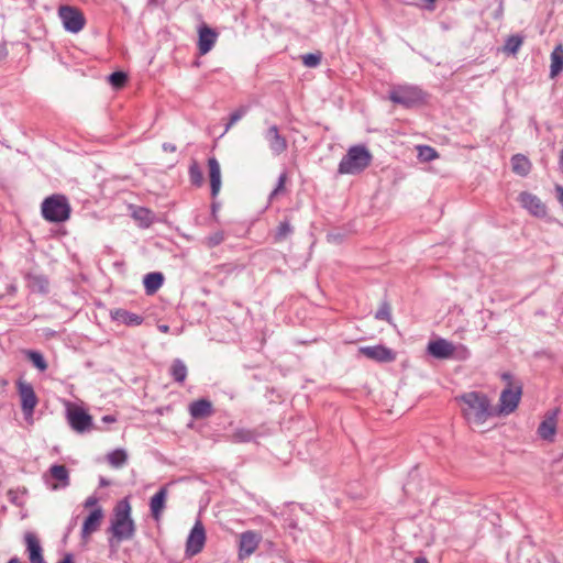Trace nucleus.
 Returning a JSON list of instances; mask_svg holds the SVG:
<instances>
[{
  "label": "nucleus",
  "instance_id": "1",
  "mask_svg": "<svg viewBox=\"0 0 563 563\" xmlns=\"http://www.w3.org/2000/svg\"><path fill=\"white\" fill-rule=\"evenodd\" d=\"M461 413L467 423L477 426L493 415L488 397L477 391H468L456 398Z\"/></svg>",
  "mask_w": 563,
  "mask_h": 563
},
{
  "label": "nucleus",
  "instance_id": "2",
  "mask_svg": "<svg viewBox=\"0 0 563 563\" xmlns=\"http://www.w3.org/2000/svg\"><path fill=\"white\" fill-rule=\"evenodd\" d=\"M109 530L112 538L117 541L128 540L134 537L135 522L132 518V507L129 497L121 499L117 504Z\"/></svg>",
  "mask_w": 563,
  "mask_h": 563
},
{
  "label": "nucleus",
  "instance_id": "3",
  "mask_svg": "<svg viewBox=\"0 0 563 563\" xmlns=\"http://www.w3.org/2000/svg\"><path fill=\"white\" fill-rule=\"evenodd\" d=\"M372 154L364 145H355L347 150L339 164L340 174H358L369 166Z\"/></svg>",
  "mask_w": 563,
  "mask_h": 563
},
{
  "label": "nucleus",
  "instance_id": "4",
  "mask_svg": "<svg viewBox=\"0 0 563 563\" xmlns=\"http://www.w3.org/2000/svg\"><path fill=\"white\" fill-rule=\"evenodd\" d=\"M71 207L63 195H52L45 198L41 205L43 218L53 223H62L69 219Z\"/></svg>",
  "mask_w": 563,
  "mask_h": 563
},
{
  "label": "nucleus",
  "instance_id": "5",
  "mask_svg": "<svg viewBox=\"0 0 563 563\" xmlns=\"http://www.w3.org/2000/svg\"><path fill=\"white\" fill-rule=\"evenodd\" d=\"M389 99L405 107H412L422 103L426 95L415 86H398L390 90Z\"/></svg>",
  "mask_w": 563,
  "mask_h": 563
},
{
  "label": "nucleus",
  "instance_id": "6",
  "mask_svg": "<svg viewBox=\"0 0 563 563\" xmlns=\"http://www.w3.org/2000/svg\"><path fill=\"white\" fill-rule=\"evenodd\" d=\"M462 355L467 354V349L465 346H455L452 342L438 338L433 341H430L427 345V353L437 360H446L456 356L457 353Z\"/></svg>",
  "mask_w": 563,
  "mask_h": 563
},
{
  "label": "nucleus",
  "instance_id": "7",
  "mask_svg": "<svg viewBox=\"0 0 563 563\" xmlns=\"http://www.w3.org/2000/svg\"><path fill=\"white\" fill-rule=\"evenodd\" d=\"M66 418L78 432H85L92 426L91 416L81 407L71 402L66 404Z\"/></svg>",
  "mask_w": 563,
  "mask_h": 563
},
{
  "label": "nucleus",
  "instance_id": "8",
  "mask_svg": "<svg viewBox=\"0 0 563 563\" xmlns=\"http://www.w3.org/2000/svg\"><path fill=\"white\" fill-rule=\"evenodd\" d=\"M58 15L64 27L71 33L80 32L86 24V19L82 12L75 7L60 5L58 9Z\"/></svg>",
  "mask_w": 563,
  "mask_h": 563
},
{
  "label": "nucleus",
  "instance_id": "9",
  "mask_svg": "<svg viewBox=\"0 0 563 563\" xmlns=\"http://www.w3.org/2000/svg\"><path fill=\"white\" fill-rule=\"evenodd\" d=\"M521 394V384H510L500 395L498 412L500 415H508L515 411L519 405Z\"/></svg>",
  "mask_w": 563,
  "mask_h": 563
},
{
  "label": "nucleus",
  "instance_id": "10",
  "mask_svg": "<svg viewBox=\"0 0 563 563\" xmlns=\"http://www.w3.org/2000/svg\"><path fill=\"white\" fill-rule=\"evenodd\" d=\"M521 207L536 218H545L548 216V208L545 203L536 195L522 191L518 196Z\"/></svg>",
  "mask_w": 563,
  "mask_h": 563
},
{
  "label": "nucleus",
  "instance_id": "11",
  "mask_svg": "<svg viewBox=\"0 0 563 563\" xmlns=\"http://www.w3.org/2000/svg\"><path fill=\"white\" fill-rule=\"evenodd\" d=\"M206 543V531L201 521H196L186 541V555L194 556L202 551Z\"/></svg>",
  "mask_w": 563,
  "mask_h": 563
},
{
  "label": "nucleus",
  "instance_id": "12",
  "mask_svg": "<svg viewBox=\"0 0 563 563\" xmlns=\"http://www.w3.org/2000/svg\"><path fill=\"white\" fill-rule=\"evenodd\" d=\"M18 387L21 397V407L24 412V416L30 422H32L33 411L37 404V398L34 393V389L30 384L25 382H20L18 384Z\"/></svg>",
  "mask_w": 563,
  "mask_h": 563
},
{
  "label": "nucleus",
  "instance_id": "13",
  "mask_svg": "<svg viewBox=\"0 0 563 563\" xmlns=\"http://www.w3.org/2000/svg\"><path fill=\"white\" fill-rule=\"evenodd\" d=\"M264 137L274 155H280L286 152L288 147L287 140L280 134L279 129L276 125H271L266 130Z\"/></svg>",
  "mask_w": 563,
  "mask_h": 563
},
{
  "label": "nucleus",
  "instance_id": "14",
  "mask_svg": "<svg viewBox=\"0 0 563 563\" xmlns=\"http://www.w3.org/2000/svg\"><path fill=\"white\" fill-rule=\"evenodd\" d=\"M360 353L377 362H391L395 360V353L384 345L361 347Z\"/></svg>",
  "mask_w": 563,
  "mask_h": 563
},
{
  "label": "nucleus",
  "instance_id": "15",
  "mask_svg": "<svg viewBox=\"0 0 563 563\" xmlns=\"http://www.w3.org/2000/svg\"><path fill=\"white\" fill-rule=\"evenodd\" d=\"M217 32L207 26L206 24L199 27L198 47L201 55H205L211 51L217 41Z\"/></svg>",
  "mask_w": 563,
  "mask_h": 563
},
{
  "label": "nucleus",
  "instance_id": "16",
  "mask_svg": "<svg viewBox=\"0 0 563 563\" xmlns=\"http://www.w3.org/2000/svg\"><path fill=\"white\" fill-rule=\"evenodd\" d=\"M103 519V510L101 507L95 508L89 516L86 518L81 529L82 538L87 539L92 532H95Z\"/></svg>",
  "mask_w": 563,
  "mask_h": 563
},
{
  "label": "nucleus",
  "instance_id": "17",
  "mask_svg": "<svg viewBox=\"0 0 563 563\" xmlns=\"http://www.w3.org/2000/svg\"><path fill=\"white\" fill-rule=\"evenodd\" d=\"M260 543V537L253 532H245L241 536L239 556L245 559L255 552Z\"/></svg>",
  "mask_w": 563,
  "mask_h": 563
},
{
  "label": "nucleus",
  "instance_id": "18",
  "mask_svg": "<svg viewBox=\"0 0 563 563\" xmlns=\"http://www.w3.org/2000/svg\"><path fill=\"white\" fill-rule=\"evenodd\" d=\"M25 543L31 563H45L42 555V547L38 539L33 533L25 534Z\"/></svg>",
  "mask_w": 563,
  "mask_h": 563
},
{
  "label": "nucleus",
  "instance_id": "19",
  "mask_svg": "<svg viewBox=\"0 0 563 563\" xmlns=\"http://www.w3.org/2000/svg\"><path fill=\"white\" fill-rule=\"evenodd\" d=\"M132 218L142 228H148L157 221L156 214L152 210L144 207H133Z\"/></svg>",
  "mask_w": 563,
  "mask_h": 563
},
{
  "label": "nucleus",
  "instance_id": "20",
  "mask_svg": "<svg viewBox=\"0 0 563 563\" xmlns=\"http://www.w3.org/2000/svg\"><path fill=\"white\" fill-rule=\"evenodd\" d=\"M211 195L216 197L221 188V168L219 162L211 157L208 161Z\"/></svg>",
  "mask_w": 563,
  "mask_h": 563
},
{
  "label": "nucleus",
  "instance_id": "21",
  "mask_svg": "<svg viewBox=\"0 0 563 563\" xmlns=\"http://www.w3.org/2000/svg\"><path fill=\"white\" fill-rule=\"evenodd\" d=\"M510 163L512 172L521 177H526L531 172L532 164L530 159L522 154L514 155Z\"/></svg>",
  "mask_w": 563,
  "mask_h": 563
},
{
  "label": "nucleus",
  "instance_id": "22",
  "mask_svg": "<svg viewBox=\"0 0 563 563\" xmlns=\"http://www.w3.org/2000/svg\"><path fill=\"white\" fill-rule=\"evenodd\" d=\"M49 473L52 477L56 481L53 485V489H58L60 487H67L69 485V474L68 470L64 465L55 464L51 466Z\"/></svg>",
  "mask_w": 563,
  "mask_h": 563
},
{
  "label": "nucleus",
  "instance_id": "23",
  "mask_svg": "<svg viewBox=\"0 0 563 563\" xmlns=\"http://www.w3.org/2000/svg\"><path fill=\"white\" fill-rule=\"evenodd\" d=\"M550 77L555 78L563 71V45L558 44L550 55Z\"/></svg>",
  "mask_w": 563,
  "mask_h": 563
},
{
  "label": "nucleus",
  "instance_id": "24",
  "mask_svg": "<svg viewBox=\"0 0 563 563\" xmlns=\"http://www.w3.org/2000/svg\"><path fill=\"white\" fill-rule=\"evenodd\" d=\"M166 497L167 489L165 487H162L151 499V511L156 520H159L162 511L165 508Z\"/></svg>",
  "mask_w": 563,
  "mask_h": 563
},
{
  "label": "nucleus",
  "instance_id": "25",
  "mask_svg": "<svg viewBox=\"0 0 563 563\" xmlns=\"http://www.w3.org/2000/svg\"><path fill=\"white\" fill-rule=\"evenodd\" d=\"M556 432V419L554 416H551L544 419L538 429L539 435L547 441H553Z\"/></svg>",
  "mask_w": 563,
  "mask_h": 563
},
{
  "label": "nucleus",
  "instance_id": "26",
  "mask_svg": "<svg viewBox=\"0 0 563 563\" xmlns=\"http://www.w3.org/2000/svg\"><path fill=\"white\" fill-rule=\"evenodd\" d=\"M211 404L205 399L192 402L189 407V411L194 418L207 417L211 413Z\"/></svg>",
  "mask_w": 563,
  "mask_h": 563
},
{
  "label": "nucleus",
  "instance_id": "27",
  "mask_svg": "<svg viewBox=\"0 0 563 563\" xmlns=\"http://www.w3.org/2000/svg\"><path fill=\"white\" fill-rule=\"evenodd\" d=\"M164 277L161 273H151L144 277V287L148 295H153L162 286Z\"/></svg>",
  "mask_w": 563,
  "mask_h": 563
},
{
  "label": "nucleus",
  "instance_id": "28",
  "mask_svg": "<svg viewBox=\"0 0 563 563\" xmlns=\"http://www.w3.org/2000/svg\"><path fill=\"white\" fill-rule=\"evenodd\" d=\"M112 318L128 325L141 324L142 318L125 310H117Z\"/></svg>",
  "mask_w": 563,
  "mask_h": 563
},
{
  "label": "nucleus",
  "instance_id": "29",
  "mask_svg": "<svg viewBox=\"0 0 563 563\" xmlns=\"http://www.w3.org/2000/svg\"><path fill=\"white\" fill-rule=\"evenodd\" d=\"M523 43V37L520 35H511L506 40L504 51L508 54L515 55Z\"/></svg>",
  "mask_w": 563,
  "mask_h": 563
},
{
  "label": "nucleus",
  "instance_id": "30",
  "mask_svg": "<svg viewBox=\"0 0 563 563\" xmlns=\"http://www.w3.org/2000/svg\"><path fill=\"white\" fill-rule=\"evenodd\" d=\"M108 460L114 467L123 465L128 460V453L123 449H117L108 455Z\"/></svg>",
  "mask_w": 563,
  "mask_h": 563
},
{
  "label": "nucleus",
  "instance_id": "31",
  "mask_svg": "<svg viewBox=\"0 0 563 563\" xmlns=\"http://www.w3.org/2000/svg\"><path fill=\"white\" fill-rule=\"evenodd\" d=\"M418 151V157L421 162H431L435 158H438V153L434 148L427 146V145H419L417 147Z\"/></svg>",
  "mask_w": 563,
  "mask_h": 563
},
{
  "label": "nucleus",
  "instance_id": "32",
  "mask_svg": "<svg viewBox=\"0 0 563 563\" xmlns=\"http://www.w3.org/2000/svg\"><path fill=\"white\" fill-rule=\"evenodd\" d=\"M126 80H128V76L123 71H115L109 76V82L115 89L122 88L125 85Z\"/></svg>",
  "mask_w": 563,
  "mask_h": 563
},
{
  "label": "nucleus",
  "instance_id": "33",
  "mask_svg": "<svg viewBox=\"0 0 563 563\" xmlns=\"http://www.w3.org/2000/svg\"><path fill=\"white\" fill-rule=\"evenodd\" d=\"M286 181H287V175L282 174L278 178V184H277L276 188L269 195L271 201L274 200L275 198H277L279 195H283L286 192Z\"/></svg>",
  "mask_w": 563,
  "mask_h": 563
},
{
  "label": "nucleus",
  "instance_id": "34",
  "mask_svg": "<svg viewBox=\"0 0 563 563\" xmlns=\"http://www.w3.org/2000/svg\"><path fill=\"white\" fill-rule=\"evenodd\" d=\"M173 376L179 383H183L185 380L187 376V368L180 361L175 362L173 366Z\"/></svg>",
  "mask_w": 563,
  "mask_h": 563
},
{
  "label": "nucleus",
  "instance_id": "35",
  "mask_svg": "<svg viewBox=\"0 0 563 563\" xmlns=\"http://www.w3.org/2000/svg\"><path fill=\"white\" fill-rule=\"evenodd\" d=\"M190 180L194 185L200 186L203 181V175L197 164H192L189 168Z\"/></svg>",
  "mask_w": 563,
  "mask_h": 563
},
{
  "label": "nucleus",
  "instance_id": "36",
  "mask_svg": "<svg viewBox=\"0 0 563 563\" xmlns=\"http://www.w3.org/2000/svg\"><path fill=\"white\" fill-rule=\"evenodd\" d=\"M29 357L33 362V364L40 369L45 371L46 369V363L43 358V356L37 352H30Z\"/></svg>",
  "mask_w": 563,
  "mask_h": 563
},
{
  "label": "nucleus",
  "instance_id": "37",
  "mask_svg": "<svg viewBox=\"0 0 563 563\" xmlns=\"http://www.w3.org/2000/svg\"><path fill=\"white\" fill-rule=\"evenodd\" d=\"M291 232V227L288 222H282L277 229V232H276V235H277V241L278 242H282V239L287 236L289 233Z\"/></svg>",
  "mask_w": 563,
  "mask_h": 563
},
{
  "label": "nucleus",
  "instance_id": "38",
  "mask_svg": "<svg viewBox=\"0 0 563 563\" xmlns=\"http://www.w3.org/2000/svg\"><path fill=\"white\" fill-rule=\"evenodd\" d=\"M320 60L321 56L316 54H307L302 57L303 64L308 67H316L319 65Z\"/></svg>",
  "mask_w": 563,
  "mask_h": 563
},
{
  "label": "nucleus",
  "instance_id": "39",
  "mask_svg": "<svg viewBox=\"0 0 563 563\" xmlns=\"http://www.w3.org/2000/svg\"><path fill=\"white\" fill-rule=\"evenodd\" d=\"M242 114H243V113H241V112H235V113H233V114L231 115V118H230V122H229V124L227 125L225 131H228V130H229V129H230V128H231V126H232L236 121H239V120L241 119Z\"/></svg>",
  "mask_w": 563,
  "mask_h": 563
},
{
  "label": "nucleus",
  "instance_id": "40",
  "mask_svg": "<svg viewBox=\"0 0 563 563\" xmlns=\"http://www.w3.org/2000/svg\"><path fill=\"white\" fill-rule=\"evenodd\" d=\"M554 189L556 192V199L560 202V205L563 207V186L555 185Z\"/></svg>",
  "mask_w": 563,
  "mask_h": 563
},
{
  "label": "nucleus",
  "instance_id": "41",
  "mask_svg": "<svg viewBox=\"0 0 563 563\" xmlns=\"http://www.w3.org/2000/svg\"><path fill=\"white\" fill-rule=\"evenodd\" d=\"M85 507L86 508H90L91 507V508L95 509V508L100 507V506L98 505V499L96 497H90V498H88L86 500Z\"/></svg>",
  "mask_w": 563,
  "mask_h": 563
},
{
  "label": "nucleus",
  "instance_id": "42",
  "mask_svg": "<svg viewBox=\"0 0 563 563\" xmlns=\"http://www.w3.org/2000/svg\"><path fill=\"white\" fill-rule=\"evenodd\" d=\"M503 379L507 382L508 386H510V384H516L514 380H512V376L509 374V373H506V374H503Z\"/></svg>",
  "mask_w": 563,
  "mask_h": 563
},
{
  "label": "nucleus",
  "instance_id": "43",
  "mask_svg": "<svg viewBox=\"0 0 563 563\" xmlns=\"http://www.w3.org/2000/svg\"><path fill=\"white\" fill-rule=\"evenodd\" d=\"M7 47L5 45H0V59L4 58L7 56Z\"/></svg>",
  "mask_w": 563,
  "mask_h": 563
},
{
  "label": "nucleus",
  "instance_id": "44",
  "mask_svg": "<svg viewBox=\"0 0 563 563\" xmlns=\"http://www.w3.org/2000/svg\"><path fill=\"white\" fill-rule=\"evenodd\" d=\"M59 563H74L73 555L67 554Z\"/></svg>",
  "mask_w": 563,
  "mask_h": 563
},
{
  "label": "nucleus",
  "instance_id": "45",
  "mask_svg": "<svg viewBox=\"0 0 563 563\" xmlns=\"http://www.w3.org/2000/svg\"><path fill=\"white\" fill-rule=\"evenodd\" d=\"M426 2V8L432 10L434 8V2L437 0H423Z\"/></svg>",
  "mask_w": 563,
  "mask_h": 563
},
{
  "label": "nucleus",
  "instance_id": "46",
  "mask_svg": "<svg viewBox=\"0 0 563 563\" xmlns=\"http://www.w3.org/2000/svg\"><path fill=\"white\" fill-rule=\"evenodd\" d=\"M102 420H103L104 422H114L117 419H115V417H113V416H104V417L102 418Z\"/></svg>",
  "mask_w": 563,
  "mask_h": 563
},
{
  "label": "nucleus",
  "instance_id": "47",
  "mask_svg": "<svg viewBox=\"0 0 563 563\" xmlns=\"http://www.w3.org/2000/svg\"><path fill=\"white\" fill-rule=\"evenodd\" d=\"M415 563H429V562L423 558H419V559H416Z\"/></svg>",
  "mask_w": 563,
  "mask_h": 563
},
{
  "label": "nucleus",
  "instance_id": "48",
  "mask_svg": "<svg viewBox=\"0 0 563 563\" xmlns=\"http://www.w3.org/2000/svg\"><path fill=\"white\" fill-rule=\"evenodd\" d=\"M159 330L164 333L168 332V327L167 325H161L159 327Z\"/></svg>",
  "mask_w": 563,
  "mask_h": 563
},
{
  "label": "nucleus",
  "instance_id": "49",
  "mask_svg": "<svg viewBox=\"0 0 563 563\" xmlns=\"http://www.w3.org/2000/svg\"><path fill=\"white\" fill-rule=\"evenodd\" d=\"M8 563H23L18 559H11Z\"/></svg>",
  "mask_w": 563,
  "mask_h": 563
}]
</instances>
